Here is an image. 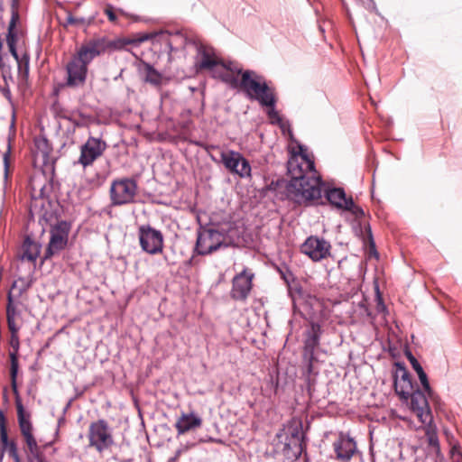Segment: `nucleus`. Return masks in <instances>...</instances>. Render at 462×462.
Returning a JSON list of instances; mask_svg holds the SVG:
<instances>
[{"instance_id": "6e6d98bb", "label": "nucleus", "mask_w": 462, "mask_h": 462, "mask_svg": "<svg viewBox=\"0 0 462 462\" xmlns=\"http://www.w3.org/2000/svg\"><path fill=\"white\" fill-rule=\"evenodd\" d=\"M73 112L69 116H63V118L69 121L72 124V121H74Z\"/></svg>"}, {"instance_id": "37998d69", "label": "nucleus", "mask_w": 462, "mask_h": 462, "mask_svg": "<svg viewBox=\"0 0 462 462\" xmlns=\"http://www.w3.org/2000/svg\"><path fill=\"white\" fill-rule=\"evenodd\" d=\"M366 232H367V236H368L371 250H373L374 252V254H377V252L375 250V244H374V238H373V235H372V231H371V228H370L369 226L366 228Z\"/></svg>"}, {"instance_id": "4468645a", "label": "nucleus", "mask_w": 462, "mask_h": 462, "mask_svg": "<svg viewBox=\"0 0 462 462\" xmlns=\"http://www.w3.org/2000/svg\"><path fill=\"white\" fill-rule=\"evenodd\" d=\"M396 394L405 402L411 399L410 404H428L423 392L413 381L393 382Z\"/></svg>"}, {"instance_id": "603ef678", "label": "nucleus", "mask_w": 462, "mask_h": 462, "mask_svg": "<svg viewBox=\"0 0 462 462\" xmlns=\"http://www.w3.org/2000/svg\"><path fill=\"white\" fill-rule=\"evenodd\" d=\"M87 124L88 123L83 121L82 119H80V120L74 119V121H72V125H74V127H77V128L85 127L87 125Z\"/></svg>"}, {"instance_id": "f704fd0d", "label": "nucleus", "mask_w": 462, "mask_h": 462, "mask_svg": "<svg viewBox=\"0 0 462 462\" xmlns=\"http://www.w3.org/2000/svg\"><path fill=\"white\" fill-rule=\"evenodd\" d=\"M277 271L286 284L290 285V283L294 280L293 273L286 264L277 266Z\"/></svg>"}, {"instance_id": "4d7b16f0", "label": "nucleus", "mask_w": 462, "mask_h": 462, "mask_svg": "<svg viewBox=\"0 0 462 462\" xmlns=\"http://www.w3.org/2000/svg\"><path fill=\"white\" fill-rule=\"evenodd\" d=\"M148 39H149V36L145 35V36H143V38L140 39V42H144V41H146Z\"/></svg>"}, {"instance_id": "f8f14e48", "label": "nucleus", "mask_w": 462, "mask_h": 462, "mask_svg": "<svg viewBox=\"0 0 462 462\" xmlns=\"http://www.w3.org/2000/svg\"><path fill=\"white\" fill-rule=\"evenodd\" d=\"M331 245L324 238L310 236L301 245L300 251L311 260L318 262L327 258L330 254Z\"/></svg>"}, {"instance_id": "c756f323", "label": "nucleus", "mask_w": 462, "mask_h": 462, "mask_svg": "<svg viewBox=\"0 0 462 462\" xmlns=\"http://www.w3.org/2000/svg\"><path fill=\"white\" fill-rule=\"evenodd\" d=\"M17 69H18V76L23 80H26L29 77V69H30V55L28 52H24L21 55V59L16 60Z\"/></svg>"}, {"instance_id": "ddd939ff", "label": "nucleus", "mask_w": 462, "mask_h": 462, "mask_svg": "<svg viewBox=\"0 0 462 462\" xmlns=\"http://www.w3.org/2000/svg\"><path fill=\"white\" fill-rule=\"evenodd\" d=\"M254 276L253 273L244 269L233 278L230 291V296L233 300L239 301L246 300L252 290Z\"/></svg>"}, {"instance_id": "dca6fc26", "label": "nucleus", "mask_w": 462, "mask_h": 462, "mask_svg": "<svg viewBox=\"0 0 462 462\" xmlns=\"http://www.w3.org/2000/svg\"><path fill=\"white\" fill-rule=\"evenodd\" d=\"M9 345L12 347V351L9 353L11 366H10V377L12 387L14 394L16 395L15 404H22V401L17 393L16 377L19 369L18 363V351L20 347V340L17 333H13L10 336Z\"/></svg>"}, {"instance_id": "1a4fd4ad", "label": "nucleus", "mask_w": 462, "mask_h": 462, "mask_svg": "<svg viewBox=\"0 0 462 462\" xmlns=\"http://www.w3.org/2000/svg\"><path fill=\"white\" fill-rule=\"evenodd\" d=\"M410 408L411 412L423 424L427 442L431 451L436 456H439L440 454V446L430 406H410Z\"/></svg>"}, {"instance_id": "9d476101", "label": "nucleus", "mask_w": 462, "mask_h": 462, "mask_svg": "<svg viewBox=\"0 0 462 462\" xmlns=\"http://www.w3.org/2000/svg\"><path fill=\"white\" fill-rule=\"evenodd\" d=\"M140 246L149 254H157L163 249V235L150 225H142L138 228Z\"/></svg>"}, {"instance_id": "c85d7f7f", "label": "nucleus", "mask_w": 462, "mask_h": 462, "mask_svg": "<svg viewBox=\"0 0 462 462\" xmlns=\"http://www.w3.org/2000/svg\"><path fill=\"white\" fill-rule=\"evenodd\" d=\"M145 78L144 80L152 86L159 87L162 84V75L154 67L149 63L144 64Z\"/></svg>"}, {"instance_id": "c03bdc74", "label": "nucleus", "mask_w": 462, "mask_h": 462, "mask_svg": "<svg viewBox=\"0 0 462 462\" xmlns=\"http://www.w3.org/2000/svg\"><path fill=\"white\" fill-rule=\"evenodd\" d=\"M347 210L351 211L356 216H364L365 215L363 208H360L359 206H356L355 203H354V206L351 207V208H349Z\"/></svg>"}, {"instance_id": "9b49d317", "label": "nucleus", "mask_w": 462, "mask_h": 462, "mask_svg": "<svg viewBox=\"0 0 462 462\" xmlns=\"http://www.w3.org/2000/svg\"><path fill=\"white\" fill-rule=\"evenodd\" d=\"M107 148V143L102 138L89 136L86 143L80 146V155L78 163L87 168L101 157Z\"/></svg>"}, {"instance_id": "aec40b11", "label": "nucleus", "mask_w": 462, "mask_h": 462, "mask_svg": "<svg viewBox=\"0 0 462 462\" xmlns=\"http://www.w3.org/2000/svg\"><path fill=\"white\" fill-rule=\"evenodd\" d=\"M325 197L331 205L337 208L349 209L354 206L352 198H346L345 190L341 188L327 189Z\"/></svg>"}, {"instance_id": "cd10ccee", "label": "nucleus", "mask_w": 462, "mask_h": 462, "mask_svg": "<svg viewBox=\"0 0 462 462\" xmlns=\"http://www.w3.org/2000/svg\"><path fill=\"white\" fill-rule=\"evenodd\" d=\"M288 174L292 180L294 177L308 174V171L303 170L302 162H299L298 154L293 152L287 162Z\"/></svg>"}, {"instance_id": "f3484780", "label": "nucleus", "mask_w": 462, "mask_h": 462, "mask_svg": "<svg viewBox=\"0 0 462 462\" xmlns=\"http://www.w3.org/2000/svg\"><path fill=\"white\" fill-rule=\"evenodd\" d=\"M17 407V413H18V420L19 424L21 428V431L23 436L24 437L25 442L27 444L30 456L39 453V447L37 445V442L35 439L33 438L32 434V425L29 420V415L25 414L24 412V406H16Z\"/></svg>"}, {"instance_id": "864d4df0", "label": "nucleus", "mask_w": 462, "mask_h": 462, "mask_svg": "<svg viewBox=\"0 0 462 462\" xmlns=\"http://www.w3.org/2000/svg\"><path fill=\"white\" fill-rule=\"evenodd\" d=\"M451 453H452V456L455 457L456 455L457 456H462V450L459 447L457 446H454L451 449Z\"/></svg>"}, {"instance_id": "c9c22d12", "label": "nucleus", "mask_w": 462, "mask_h": 462, "mask_svg": "<svg viewBox=\"0 0 462 462\" xmlns=\"http://www.w3.org/2000/svg\"><path fill=\"white\" fill-rule=\"evenodd\" d=\"M87 23V20L84 17H74L69 12H68V16L66 19V23L63 24L65 27L69 25H80Z\"/></svg>"}, {"instance_id": "412c9836", "label": "nucleus", "mask_w": 462, "mask_h": 462, "mask_svg": "<svg viewBox=\"0 0 462 462\" xmlns=\"http://www.w3.org/2000/svg\"><path fill=\"white\" fill-rule=\"evenodd\" d=\"M18 7L19 0H11V19L8 24V32L6 35V43L8 47L16 45L17 42V33L15 28L20 19Z\"/></svg>"}, {"instance_id": "13d9d810", "label": "nucleus", "mask_w": 462, "mask_h": 462, "mask_svg": "<svg viewBox=\"0 0 462 462\" xmlns=\"http://www.w3.org/2000/svg\"><path fill=\"white\" fill-rule=\"evenodd\" d=\"M67 404L70 405L71 404V400H69Z\"/></svg>"}, {"instance_id": "72a5a7b5", "label": "nucleus", "mask_w": 462, "mask_h": 462, "mask_svg": "<svg viewBox=\"0 0 462 462\" xmlns=\"http://www.w3.org/2000/svg\"><path fill=\"white\" fill-rule=\"evenodd\" d=\"M2 445L4 447V452L6 450L10 457H12L16 462H19V457L17 454L16 446L14 442L8 440L6 436V441L1 439Z\"/></svg>"}, {"instance_id": "6ab92c4d", "label": "nucleus", "mask_w": 462, "mask_h": 462, "mask_svg": "<svg viewBox=\"0 0 462 462\" xmlns=\"http://www.w3.org/2000/svg\"><path fill=\"white\" fill-rule=\"evenodd\" d=\"M333 448L337 459L342 462H348L356 452V445L352 439L340 434L338 439L333 443Z\"/></svg>"}, {"instance_id": "2f4dec72", "label": "nucleus", "mask_w": 462, "mask_h": 462, "mask_svg": "<svg viewBox=\"0 0 462 462\" xmlns=\"http://www.w3.org/2000/svg\"><path fill=\"white\" fill-rule=\"evenodd\" d=\"M299 149L300 152L296 153L298 154V158H300L306 164V171H308L309 173L317 174L314 161L309 157L305 147L303 145H299Z\"/></svg>"}, {"instance_id": "5701e85b", "label": "nucleus", "mask_w": 462, "mask_h": 462, "mask_svg": "<svg viewBox=\"0 0 462 462\" xmlns=\"http://www.w3.org/2000/svg\"><path fill=\"white\" fill-rule=\"evenodd\" d=\"M201 425V419L194 413L182 414L176 422V429L179 434L195 430Z\"/></svg>"}, {"instance_id": "a211bd4d", "label": "nucleus", "mask_w": 462, "mask_h": 462, "mask_svg": "<svg viewBox=\"0 0 462 462\" xmlns=\"http://www.w3.org/2000/svg\"><path fill=\"white\" fill-rule=\"evenodd\" d=\"M320 334V325L315 322H311L310 328L305 333L306 337L304 340L302 355L304 358H314L315 349L319 345Z\"/></svg>"}, {"instance_id": "4be33fe9", "label": "nucleus", "mask_w": 462, "mask_h": 462, "mask_svg": "<svg viewBox=\"0 0 462 462\" xmlns=\"http://www.w3.org/2000/svg\"><path fill=\"white\" fill-rule=\"evenodd\" d=\"M42 245L34 241L31 236H27L23 243L21 256L22 260L35 262L41 252Z\"/></svg>"}, {"instance_id": "4c0bfd02", "label": "nucleus", "mask_w": 462, "mask_h": 462, "mask_svg": "<svg viewBox=\"0 0 462 462\" xmlns=\"http://www.w3.org/2000/svg\"><path fill=\"white\" fill-rule=\"evenodd\" d=\"M406 356L415 372L418 371L420 368H422L419 361L415 358V356L411 354V351L406 352Z\"/></svg>"}, {"instance_id": "de8ad7c7", "label": "nucleus", "mask_w": 462, "mask_h": 462, "mask_svg": "<svg viewBox=\"0 0 462 462\" xmlns=\"http://www.w3.org/2000/svg\"><path fill=\"white\" fill-rule=\"evenodd\" d=\"M73 114H77L80 117V119H82L83 121H85L87 123H88V121H90L92 119L91 116L86 115L79 110L73 111Z\"/></svg>"}, {"instance_id": "09e8293b", "label": "nucleus", "mask_w": 462, "mask_h": 462, "mask_svg": "<svg viewBox=\"0 0 462 462\" xmlns=\"http://www.w3.org/2000/svg\"><path fill=\"white\" fill-rule=\"evenodd\" d=\"M186 448H179L176 450L175 452V455L169 458L168 462H177L178 459L180 458V455L182 454V452L185 450Z\"/></svg>"}, {"instance_id": "b1692460", "label": "nucleus", "mask_w": 462, "mask_h": 462, "mask_svg": "<svg viewBox=\"0 0 462 462\" xmlns=\"http://www.w3.org/2000/svg\"><path fill=\"white\" fill-rule=\"evenodd\" d=\"M416 373L421 383L422 388L420 390L423 392V395L425 396L428 404H430V402L432 404H439V397L430 387L428 375L424 372L423 368H420L418 371H416Z\"/></svg>"}, {"instance_id": "ea45409f", "label": "nucleus", "mask_w": 462, "mask_h": 462, "mask_svg": "<svg viewBox=\"0 0 462 462\" xmlns=\"http://www.w3.org/2000/svg\"><path fill=\"white\" fill-rule=\"evenodd\" d=\"M6 430H5V417H4V414L2 411H0V434H1V439L4 440V441H6Z\"/></svg>"}, {"instance_id": "a18cd8bd", "label": "nucleus", "mask_w": 462, "mask_h": 462, "mask_svg": "<svg viewBox=\"0 0 462 462\" xmlns=\"http://www.w3.org/2000/svg\"><path fill=\"white\" fill-rule=\"evenodd\" d=\"M30 462H47L46 459L41 455V453H36L31 455Z\"/></svg>"}, {"instance_id": "39448f33", "label": "nucleus", "mask_w": 462, "mask_h": 462, "mask_svg": "<svg viewBox=\"0 0 462 462\" xmlns=\"http://www.w3.org/2000/svg\"><path fill=\"white\" fill-rule=\"evenodd\" d=\"M138 185L133 178H119L111 182L109 189L110 205L120 207L135 202Z\"/></svg>"}, {"instance_id": "79ce46f5", "label": "nucleus", "mask_w": 462, "mask_h": 462, "mask_svg": "<svg viewBox=\"0 0 462 462\" xmlns=\"http://www.w3.org/2000/svg\"><path fill=\"white\" fill-rule=\"evenodd\" d=\"M7 325H8V328H9L11 334L18 332V328L16 327L14 318L7 319Z\"/></svg>"}, {"instance_id": "7ed1b4c3", "label": "nucleus", "mask_w": 462, "mask_h": 462, "mask_svg": "<svg viewBox=\"0 0 462 462\" xmlns=\"http://www.w3.org/2000/svg\"><path fill=\"white\" fill-rule=\"evenodd\" d=\"M125 44L120 39L109 40L105 36L95 37L83 43L74 56L88 66L95 58L106 52L111 53L121 50Z\"/></svg>"}, {"instance_id": "58836bf2", "label": "nucleus", "mask_w": 462, "mask_h": 462, "mask_svg": "<svg viewBox=\"0 0 462 462\" xmlns=\"http://www.w3.org/2000/svg\"><path fill=\"white\" fill-rule=\"evenodd\" d=\"M16 310L14 306L12 304V297L9 294L8 296V304L6 306V319L14 318L15 319Z\"/></svg>"}, {"instance_id": "f257e3e1", "label": "nucleus", "mask_w": 462, "mask_h": 462, "mask_svg": "<svg viewBox=\"0 0 462 462\" xmlns=\"http://www.w3.org/2000/svg\"><path fill=\"white\" fill-rule=\"evenodd\" d=\"M237 74L241 75L239 81L228 74L222 76V80L233 87H239L249 99L258 101L262 106L276 105L274 88L268 85L263 76L251 69H238Z\"/></svg>"}, {"instance_id": "2eb2a0df", "label": "nucleus", "mask_w": 462, "mask_h": 462, "mask_svg": "<svg viewBox=\"0 0 462 462\" xmlns=\"http://www.w3.org/2000/svg\"><path fill=\"white\" fill-rule=\"evenodd\" d=\"M66 86L69 88L82 87L87 79L88 65L77 59L75 56L67 63Z\"/></svg>"}, {"instance_id": "7c9ffc66", "label": "nucleus", "mask_w": 462, "mask_h": 462, "mask_svg": "<svg viewBox=\"0 0 462 462\" xmlns=\"http://www.w3.org/2000/svg\"><path fill=\"white\" fill-rule=\"evenodd\" d=\"M394 365L396 369L393 375V382L412 381L411 374L409 371L406 369L405 365L403 363L395 362Z\"/></svg>"}, {"instance_id": "a19ab883", "label": "nucleus", "mask_w": 462, "mask_h": 462, "mask_svg": "<svg viewBox=\"0 0 462 462\" xmlns=\"http://www.w3.org/2000/svg\"><path fill=\"white\" fill-rule=\"evenodd\" d=\"M10 153H11V144L8 143L7 151L4 153V165H5V175H7V173H8Z\"/></svg>"}, {"instance_id": "3c124183", "label": "nucleus", "mask_w": 462, "mask_h": 462, "mask_svg": "<svg viewBox=\"0 0 462 462\" xmlns=\"http://www.w3.org/2000/svg\"><path fill=\"white\" fill-rule=\"evenodd\" d=\"M8 49H9L11 55L14 58L15 60H18L19 59H21V56L17 52L16 45L9 46Z\"/></svg>"}, {"instance_id": "473e14b6", "label": "nucleus", "mask_w": 462, "mask_h": 462, "mask_svg": "<svg viewBox=\"0 0 462 462\" xmlns=\"http://www.w3.org/2000/svg\"><path fill=\"white\" fill-rule=\"evenodd\" d=\"M251 165L244 156L243 159H241V162L238 167V172L236 174L240 178H250L251 177Z\"/></svg>"}, {"instance_id": "f03ea898", "label": "nucleus", "mask_w": 462, "mask_h": 462, "mask_svg": "<svg viewBox=\"0 0 462 462\" xmlns=\"http://www.w3.org/2000/svg\"><path fill=\"white\" fill-rule=\"evenodd\" d=\"M323 181L313 173L294 177L286 187L288 196L298 203L319 200L322 197Z\"/></svg>"}, {"instance_id": "bb28decb", "label": "nucleus", "mask_w": 462, "mask_h": 462, "mask_svg": "<svg viewBox=\"0 0 462 462\" xmlns=\"http://www.w3.org/2000/svg\"><path fill=\"white\" fill-rule=\"evenodd\" d=\"M315 361V356L314 358L303 357L302 375L305 377V382L307 383L309 392L310 391L311 383L314 381V376L317 375L319 373L314 366Z\"/></svg>"}, {"instance_id": "5fc2aeb1", "label": "nucleus", "mask_w": 462, "mask_h": 462, "mask_svg": "<svg viewBox=\"0 0 462 462\" xmlns=\"http://www.w3.org/2000/svg\"><path fill=\"white\" fill-rule=\"evenodd\" d=\"M224 68H226L227 70L236 72L239 69H235L232 67V62H229L228 64L220 63Z\"/></svg>"}, {"instance_id": "393cba45", "label": "nucleus", "mask_w": 462, "mask_h": 462, "mask_svg": "<svg viewBox=\"0 0 462 462\" xmlns=\"http://www.w3.org/2000/svg\"><path fill=\"white\" fill-rule=\"evenodd\" d=\"M243 159V155L235 151L221 152V162L224 166L234 174L238 172V167Z\"/></svg>"}, {"instance_id": "20e7f679", "label": "nucleus", "mask_w": 462, "mask_h": 462, "mask_svg": "<svg viewBox=\"0 0 462 462\" xmlns=\"http://www.w3.org/2000/svg\"><path fill=\"white\" fill-rule=\"evenodd\" d=\"M88 448L98 454L110 452L116 445L113 430L105 420L91 422L88 430Z\"/></svg>"}, {"instance_id": "8fccbe9b", "label": "nucleus", "mask_w": 462, "mask_h": 462, "mask_svg": "<svg viewBox=\"0 0 462 462\" xmlns=\"http://www.w3.org/2000/svg\"><path fill=\"white\" fill-rule=\"evenodd\" d=\"M1 92L2 94L4 95V97L9 101L11 102L12 101V94H11V90L8 87H5V88H3L1 89Z\"/></svg>"}, {"instance_id": "a878e982", "label": "nucleus", "mask_w": 462, "mask_h": 462, "mask_svg": "<svg viewBox=\"0 0 462 462\" xmlns=\"http://www.w3.org/2000/svg\"><path fill=\"white\" fill-rule=\"evenodd\" d=\"M198 54L201 57L199 63L200 69H212L214 67L220 64V62L213 57L210 51L202 44L198 45Z\"/></svg>"}, {"instance_id": "e433bc0d", "label": "nucleus", "mask_w": 462, "mask_h": 462, "mask_svg": "<svg viewBox=\"0 0 462 462\" xmlns=\"http://www.w3.org/2000/svg\"><path fill=\"white\" fill-rule=\"evenodd\" d=\"M275 106L276 105L273 106H266L268 108L267 116L272 120L273 123H280L282 121V118L279 113L276 111Z\"/></svg>"}, {"instance_id": "0eeeda50", "label": "nucleus", "mask_w": 462, "mask_h": 462, "mask_svg": "<svg viewBox=\"0 0 462 462\" xmlns=\"http://www.w3.org/2000/svg\"><path fill=\"white\" fill-rule=\"evenodd\" d=\"M277 438L281 443L284 444L287 449H291L295 453H300L303 449L304 432L302 420L300 418L293 417L279 433Z\"/></svg>"}, {"instance_id": "423d86ee", "label": "nucleus", "mask_w": 462, "mask_h": 462, "mask_svg": "<svg viewBox=\"0 0 462 462\" xmlns=\"http://www.w3.org/2000/svg\"><path fill=\"white\" fill-rule=\"evenodd\" d=\"M224 234L214 228H200L195 245V253L199 255H208L217 251L221 247H227L225 243Z\"/></svg>"}, {"instance_id": "49530a36", "label": "nucleus", "mask_w": 462, "mask_h": 462, "mask_svg": "<svg viewBox=\"0 0 462 462\" xmlns=\"http://www.w3.org/2000/svg\"><path fill=\"white\" fill-rule=\"evenodd\" d=\"M106 14L107 15L109 21L115 22L116 20V14L113 11L111 7H108L105 10Z\"/></svg>"}, {"instance_id": "6e6552de", "label": "nucleus", "mask_w": 462, "mask_h": 462, "mask_svg": "<svg viewBox=\"0 0 462 462\" xmlns=\"http://www.w3.org/2000/svg\"><path fill=\"white\" fill-rule=\"evenodd\" d=\"M70 228V224L65 220L58 221L55 225L51 226V237L42 259V263L66 248Z\"/></svg>"}]
</instances>
